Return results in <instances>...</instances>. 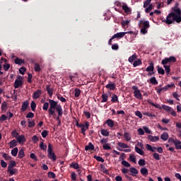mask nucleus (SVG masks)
<instances>
[{"instance_id":"obj_29","label":"nucleus","mask_w":181,"mask_h":181,"mask_svg":"<svg viewBox=\"0 0 181 181\" xmlns=\"http://www.w3.org/2000/svg\"><path fill=\"white\" fill-rule=\"evenodd\" d=\"M106 88H108L109 90H115V87L116 86L115 85V83H112L111 82H110L107 85H106Z\"/></svg>"},{"instance_id":"obj_5","label":"nucleus","mask_w":181,"mask_h":181,"mask_svg":"<svg viewBox=\"0 0 181 181\" xmlns=\"http://www.w3.org/2000/svg\"><path fill=\"white\" fill-rule=\"evenodd\" d=\"M128 34L135 35V33L134 31L122 32V33H117L113 35L112 37V39H116V37L117 39H121V38L124 37V36H125V35H128Z\"/></svg>"},{"instance_id":"obj_11","label":"nucleus","mask_w":181,"mask_h":181,"mask_svg":"<svg viewBox=\"0 0 181 181\" xmlns=\"http://www.w3.org/2000/svg\"><path fill=\"white\" fill-rule=\"evenodd\" d=\"M42 95V90L37 89L36 91H35L33 94V100H37L39 97Z\"/></svg>"},{"instance_id":"obj_20","label":"nucleus","mask_w":181,"mask_h":181,"mask_svg":"<svg viewBox=\"0 0 181 181\" xmlns=\"http://www.w3.org/2000/svg\"><path fill=\"white\" fill-rule=\"evenodd\" d=\"M7 172L9 173V176H13L16 173H18V169L16 168H10L7 170Z\"/></svg>"},{"instance_id":"obj_64","label":"nucleus","mask_w":181,"mask_h":181,"mask_svg":"<svg viewBox=\"0 0 181 181\" xmlns=\"http://www.w3.org/2000/svg\"><path fill=\"white\" fill-rule=\"evenodd\" d=\"M71 168H73L74 169H78V163H72L71 164Z\"/></svg>"},{"instance_id":"obj_36","label":"nucleus","mask_w":181,"mask_h":181,"mask_svg":"<svg viewBox=\"0 0 181 181\" xmlns=\"http://www.w3.org/2000/svg\"><path fill=\"white\" fill-rule=\"evenodd\" d=\"M140 173H141V175H143V176H146L148 174V169L146 168H141L140 170Z\"/></svg>"},{"instance_id":"obj_21","label":"nucleus","mask_w":181,"mask_h":181,"mask_svg":"<svg viewBox=\"0 0 181 181\" xmlns=\"http://www.w3.org/2000/svg\"><path fill=\"white\" fill-rule=\"evenodd\" d=\"M171 87H175V84H168L165 86H164L163 88H161V90L163 91V93H165V91H168L169 90V88H171Z\"/></svg>"},{"instance_id":"obj_46","label":"nucleus","mask_w":181,"mask_h":181,"mask_svg":"<svg viewBox=\"0 0 181 181\" xmlns=\"http://www.w3.org/2000/svg\"><path fill=\"white\" fill-rule=\"evenodd\" d=\"M153 9V4H150L148 7L146 8L145 12L146 13H149V12H151V11H152Z\"/></svg>"},{"instance_id":"obj_10","label":"nucleus","mask_w":181,"mask_h":181,"mask_svg":"<svg viewBox=\"0 0 181 181\" xmlns=\"http://www.w3.org/2000/svg\"><path fill=\"white\" fill-rule=\"evenodd\" d=\"M155 66L153 65V62H151L149 64V66L146 69V71H148V76H153V74H155Z\"/></svg>"},{"instance_id":"obj_3","label":"nucleus","mask_w":181,"mask_h":181,"mask_svg":"<svg viewBox=\"0 0 181 181\" xmlns=\"http://www.w3.org/2000/svg\"><path fill=\"white\" fill-rule=\"evenodd\" d=\"M149 26V21H148L141 20L139 23V28L141 29L140 32L142 35H146L148 33Z\"/></svg>"},{"instance_id":"obj_30","label":"nucleus","mask_w":181,"mask_h":181,"mask_svg":"<svg viewBox=\"0 0 181 181\" xmlns=\"http://www.w3.org/2000/svg\"><path fill=\"white\" fill-rule=\"evenodd\" d=\"M123 11H124L125 13H129V12H131V8L129 7H128V6L127 4H124L122 6Z\"/></svg>"},{"instance_id":"obj_50","label":"nucleus","mask_w":181,"mask_h":181,"mask_svg":"<svg viewBox=\"0 0 181 181\" xmlns=\"http://www.w3.org/2000/svg\"><path fill=\"white\" fill-rule=\"evenodd\" d=\"M103 148L105 151H110L111 149V146H110V144H103Z\"/></svg>"},{"instance_id":"obj_24","label":"nucleus","mask_w":181,"mask_h":181,"mask_svg":"<svg viewBox=\"0 0 181 181\" xmlns=\"http://www.w3.org/2000/svg\"><path fill=\"white\" fill-rule=\"evenodd\" d=\"M101 103H107L108 101V94L103 93L101 95Z\"/></svg>"},{"instance_id":"obj_26","label":"nucleus","mask_w":181,"mask_h":181,"mask_svg":"<svg viewBox=\"0 0 181 181\" xmlns=\"http://www.w3.org/2000/svg\"><path fill=\"white\" fill-rule=\"evenodd\" d=\"M136 54H134L133 55L130 56L128 59V62L129 63H134V62H135V60H136Z\"/></svg>"},{"instance_id":"obj_53","label":"nucleus","mask_w":181,"mask_h":181,"mask_svg":"<svg viewBox=\"0 0 181 181\" xmlns=\"http://www.w3.org/2000/svg\"><path fill=\"white\" fill-rule=\"evenodd\" d=\"M93 158H94V159H96V160H98V162L104 163V158H103V157H100L98 156H94Z\"/></svg>"},{"instance_id":"obj_39","label":"nucleus","mask_w":181,"mask_h":181,"mask_svg":"<svg viewBox=\"0 0 181 181\" xmlns=\"http://www.w3.org/2000/svg\"><path fill=\"white\" fill-rule=\"evenodd\" d=\"M141 64H142V61H141V59H137L134 62L133 66L138 67V66H141Z\"/></svg>"},{"instance_id":"obj_23","label":"nucleus","mask_w":181,"mask_h":181,"mask_svg":"<svg viewBox=\"0 0 181 181\" xmlns=\"http://www.w3.org/2000/svg\"><path fill=\"white\" fill-rule=\"evenodd\" d=\"M16 139H17L18 144H25V142L24 135L18 136Z\"/></svg>"},{"instance_id":"obj_19","label":"nucleus","mask_w":181,"mask_h":181,"mask_svg":"<svg viewBox=\"0 0 181 181\" xmlns=\"http://www.w3.org/2000/svg\"><path fill=\"white\" fill-rule=\"evenodd\" d=\"M105 123L109 127V128H113L114 127V125H115L114 120H112L111 119H108L106 120Z\"/></svg>"},{"instance_id":"obj_1","label":"nucleus","mask_w":181,"mask_h":181,"mask_svg":"<svg viewBox=\"0 0 181 181\" xmlns=\"http://www.w3.org/2000/svg\"><path fill=\"white\" fill-rule=\"evenodd\" d=\"M49 103L50 105L48 109L49 115L54 117L56 115V111H57L59 117H63V108L62 107V105L57 104V102L52 99L49 100ZM54 110H56V111Z\"/></svg>"},{"instance_id":"obj_37","label":"nucleus","mask_w":181,"mask_h":181,"mask_svg":"<svg viewBox=\"0 0 181 181\" xmlns=\"http://www.w3.org/2000/svg\"><path fill=\"white\" fill-rule=\"evenodd\" d=\"M135 151L136 152V153H139V155L144 156L145 154L143 150L139 148L138 146H135Z\"/></svg>"},{"instance_id":"obj_61","label":"nucleus","mask_w":181,"mask_h":181,"mask_svg":"<svg viewBox=\"0 0 181 181\" xmlns=\"http://www.w3.org/2000/svg\"><path fill=\"white\" fill-rule=\"evenodd\" d=\"M11 135L12 136H13L14 138L17 139L18 136H19V133H18V132H16V130H14L11 132Z\"/></svg>"},{"instance_id":"obj_31","label":"nucleus","mask_w":181,"mask_h":181,"mask_svg":"<svg viewBox=\"0 0 181 181\" xmlns=\"http://www.w3.org/2000/svg\"><path fill=\"white\" fill-rule=\"evenodd\" d=\"M81 94V90L78 89V88H76L74 90V97L76 98H78V97H80V95Z\"/></svg>"},{"instance_id":"obj_49","label":"nucleus","mask_w":181,"mask_h":181,"mask_svg":"<svg viewBox=\"0 0 181 181\" xmlns=\"http://www.w3.org/2000/svg\"><path fill=\"white\" fill-rule=\"evenodd\" d=\"M25 156V152L23 151V149H21L18 151V158L20 159H22V158H23Z\"/></svg>"},{"instance_id":"obj_6","label":"nucleus","mask_w":181,"mask_h":181,"mask_svg":"<svg viewBox=\"0 0 181 181\" xmlns=\"http://www.w3.org/2000/svg\"><path fill=\"white\" fill-rule=\"evenodd\" d=\"M132 90H134V96L137 100H144V97H142V93L141 90L138 88V86H132Z\"/></svg>"},{"instance_id":"obj_57","label":"nucleus","mask_w":181,"mask_h":181,"mask_svg":"<svg viewBox=\"0 0 181 181\" xmlns=\"http://www.w3.org/2000/svg\"><path fill=\"white\" fill-rule=\"evenodd\" d=\"M30 107L32 111H35L36 110V103H35V101H32L30 103Z\"/></svg>"},{"instance_id":"obj_33","label":"nucleus","mask_w":181,"mask_h":181,"mask_svg":"<svg viewBox=\"0 0 181 181\" xmlns=\"http://www.w3.org/2000/svg\"><path fill=\"white\" fill-rule=\"evenodd\" d=\"M14 63H15L16 64H19V65H21V64H23V63H25V61H24L23 59H21V58L17 57V58L14 60Z\"/></svg>"},{"instance_id":"obj_32","label":"nucleus","mask_w":181,"mask_h":181,"mask_svg":"<svg viewBox=\"0 0 181 181\" xmlns=\"http://www.w3.org/2000/svg\"><path fill=\"white\" fill-rule=\"evenodd\" d=\"M168 138H169V134L167 132H164L160 136V139H163V141H168Z\"/></svg>"},{"instance_id":"obj_52","label":"nucleus","mask_w":181,"mask_h":181,"mask_svg":"<svg viewBox=\"0 0 181 181\" xmlns=\"http://www.w3.org/2000/svg\"><path fill=\"white\" fill-rule=\"evenodd\" d=\"M111 101L112 103H118V96H117V95L115 94H113L112 96Z\"/></svg>"},{"instance_id":"obj_56","label":"nucleus","mask_w":181,"mask_h":181,"mask_svg":"<svg viewBox=\"0 0 181 181\" xmlns=\"http://www.w3.org/2000/svg\"><path fill=\"white\" fill-rule=\"evenodd\" d=\"M153 158L154 159H156V160H160V156H159V153H154L153 154Z\"/></svg>"},{"instance_id":"obj_47","label":"nucleus","mask_w":181,"mask_h":181,"mask_svg":"<svg viewBox=\"0 0 181 181\" xmlns=\"http://www.w3.org/2000/svg\"><path fill=\"white\" fill-rule=\"evenodd\" d=\"M40 149H42V151H46V149H47V146L46 144H45L43 143V141H42L40 144Z\"/></svg>"},{"instance_id":"obj_55","label":"nucleus","mask_w":181,"mask_h":181,"mask_svg":"<svg viewBox=\"0 0 181 181\" xmlns=\"http://www.w3.org/2000/svg\"><path fill=\"white\" fill-rule=\"evenodd\" d=\"M42 110L44 111H47V110H49V103L47 102L44 103V105L42 106Z\"/></svg>"},{"instance_id":"obj_17","label":"nucleus","mask_w":181,"mask_h":181,"mask_svg":"<svg viewBox=\"0 0 181 181\" xmlns=\"http://www.w3.org/2000/svg\"><path fill=\"white\" fill-rule=\"evenodd\" d=\"M171 10L172 12H177V11L181 12L180 8H179V3L176 2L175 6L172 7Z\"/></svg>"},{"instance_id":"obj_13","label":"nucleus","mask_w":181,"mask_h":181,"mask_svg":"<svg viewBox=\"0 0 181 181\" xmlns=\"http://www.w3.org/2000/svg\"><path fill=\"white\" fill-rule=\"evenodd\" d=\"M28 107H29V102H28V100H25L22 104L21 109V112H25V111L28 110Z\"/></svg>"},{"instance_id":"obj_16","label":"nucleus","mask_w":181,"mask_h":181,"mask_svg":"<svg viewBox=\"0 0 181 181\" xmlns=\"http://www.w3.org/2000/svg\"><path fill=\"white\" fill-rule=\"evenodd\" d=\"M46 91L49 97L52 98L53 96V88H50V85L46 86Z\"/></svg>"},{"instance_id":"obj_25","label":"nucleus","mask_w":181,"mask_h":181,"mask_svg":"<svg viewBox=\"0 0 181 181\" xmlns=\"http://www.w3.org/2000/svg\"><path fill=\"white\" fill-rule=\"evenodd\" d=\"M123 136L127 142H129V141H131V134H129V132H124Z\"/></svg>"},{"instance_id":"obj_60","label":"nucleus","mask_w":181,"mask_h":181,"mask_svg":"<svg viewBox=\"0 0 181 181\" xmlns=\"http://www.w3.org/2000/svg\"><path fill=\"white\" fill-rule=\"evenodd\" d=\"M48 177H49L51 179H54L56 177V174H54V173H53V172H49Z\"/></svg>"},{"instance_id":"obj_45","label":"nucleus","mask_w":181,"mask_h":181,"mask_svg":"<svg viewBox=\"0 0 181 181\" xmlns=\"http://www.w3.org/2000/svg\"><path fill=\"white\" fill-rule=\"evenodd\" d=\"M2 158L5 159V160H11L12 159V157L8 156L6 153H2Z\"/></svg>"},{"instance_id":"obj_43","label":"nucleus","mask_w":181,"mask_h":181,"mask_svg":"<svg viewBox=\"0 0 181 181\" xmlns=\"http://www.w3.org/2000/svg\"><path fill=\"white\" fill-rule=\"evenodd\" d=\"M162 108L163 110H164V111H167V112H170V111L172 110V107H170V106H168L166 105H163Z\"/></svg>"},{"instance_id":"obj_12","label":"nucleus","mask_w":181,"mask_h":181,"mask_svg":"<svg viewBox=\"0 0 181 181\" xmlns=\"http://www.w3.org/2000/svg\"><path fill=\"white\" fill-rule=\"evenodd\" d=\"M147 139L151 142H158V141H159V136L148 135Z\"/></svg>"},{"instance_id":"obj_54","label":"nucleus","mask_w":181,"mask_h":181,"mask_svg":"<svg viewBox=\"0 0 181 181\" xmlns=\"http://www.w3.org/2000/svg\"><path fill=\"white\" fill-rule=\"evenodd\" d=\"M8 107V104L6 102H4L1 104V110L4 112L6 111V107Z\"/></svg>"},{"instance_id":"obj_22","label":"nucleus","mask_w":181,"mask_h":181,"mask_svg":"<svg viewBox=\"0 0 181 181\" xmlns=\"http://www.w3.org/2000/svg\"><path fill=\"white\" fill-rule=\"evenodd\" d=\"M85 151H94V145H93V143H88V144L85 146Z\"/></svg>"},{"instance_id":"obj_14","label":"nucleus","mask_w":181,"mask_h":181,"mask_svg":"<svg viewBox=\"0 0 181 181\" xmlns=\"http://www.w3.org/2000/svg\"><path fill=\"white\" fill-rule=\"evenodd\" d=\"M129 175L130 176H136L139 173L138 170H136V168L132 167L129 168Z\"/></svg>"},{"instance_id":"obj_41","label":"nucleus","mask_w":181,"mask_h":181,"mask_svg":"<svg viewBox=\"0 0 181 181\" xmlns=\"http://www.w3.org/2000/svg\"><path fill=\"white\" fill-rule=\"evenodd\" d=\"M71 81H76V78H78V75L77 74H74L73 75L69 76Z\"/></svg>"},{"instance_id":"obj_40","label":"nucleus","mask_w":181,"mask_h":181,"mask_svg":"<svg viewBox=\"0 0 181 181\" xmlns=\"http://www.w3.org/2000/svg\"><path fill=\"white\" fill-rule=\"evenodd\" d=\"M117 146L122 148H129V146H128V144L122 142H118Z\"/></svg>"},{"instance_id":"obj_8","label":"nucleus","mask_w":181,"mask_h":181,"mask_svg":"<svg viewBox=\"0 0 181 181\" xmlns=\"http://www.w3.org/2000/svg\"><path fill=\"white\" fill-rule=\"evenodd\" d=\"M169 63H176V57L170 56V57H166L161 61V64H169Z\"/></svg>"},{"instance_id":"obj_2","label":"nucleus","mask_w":181,"mask_h":181,"mask_svg":"<svg viewBox=\"0 0 181 181\" xmlns=\"http://www.w3.org/2000/svg\"><path fill=\"white\" fill-rule=\"evenodd\" d=\"M167 25H172V23H181V11H177V12H171L170 13L166 19L163 21Z\"/></svg>"},{"instance_id":"obj_35","label":"nucleus","mask_w":181,"mask_h":181,"mask_svg":"<svg viewBox=\"0 0 181 181\" xmlns=\"http://www.w3.org/2000/svg\"><path fill=\"white\" fill-rule=\"evenodd\" d=\"M157 71L158 73V74H161L162 76H163L165 74V69H163V68L157 66Z\"/></svg>"},{"instance_id":"obj_51","label":"nucleus","mask_w":181,"mask_h":181,"mask_svg":"<svg viewBox=\"0 0 181 181\" xmlns=\"http://www.w3.org/2000/svg\"><path fill=\"white\" fill-rule=\"evenodd\" d=\"M151 2H152V0H146L144 2V8H148V6H149V5H151Z\"/></svg>"},{"instance_id":"obj_28","label":"nucleus","mask_w":181,"mask_h":181,"mask_svg":"<svg viewBox=\"0 0 181 181\" xmlns=\"http://www.w3.org/2000/svg\"><path fill=\"white\" fill-rule=\"evenodd\" d=\"M100 134L103 135V136H110V132L107 129H102L100 130Z\"/></svg>"},{"instance_id":"obj_44","label":"nucleus","mask_w":181,"mask_h":181,"mask_svg":"<svg viewBox=\"0 0 181 181\" xmlns=\"http://www.w3.org/2000/svg\"><path fill=\"white\" fill-rule=\"evenodd\" d=\"M19 151V149H18V147L14 148L11 151V155L12 156H16L18 155V152Z\"/></svg>"},{"instance_id":"obj_38","label":"nucleus","mask_w":181,"mask_h":181,"mask_svg":"<svg viewBox=\"0 0 181 181\" xmlns=\"http://www.w3.org/2000/svg\"><path fill=\"white\" fill-rule=\"evenodd\" d=\"M34 70L36 71V73H39L40 71V65L38 63H35L34 64Z\"/></svg>"},{"instance_id":"obj_18","label":"nucleus","mask_w":181,"mask_h":181,"mask_svg":"<svg viewBox=\"0 0 181 181\" xmlns=\"http://www.w3.org/2000/svg\"><path fill=\"white\" fill-rule=\"evenodd\" d=\"M47 156L53 162H56V160L57 159V158L56 157V154H54L53 152L52 153H49Z\"/></svg>"},{"instance_id":"obj_59","label":"nucleus","mask_w":181,"mask_h":181,"mask_svg":"<svg viewBox=\"0 0 181 181\" xmlns=\"http://www.w3.org/2000/svg\"><path fill=\"white\" fill-rule=\"evenodd\" d=\"M151 105H152L153 107H155V108H158V110H162V107L160 106V105L159 104H155L153 103H150Z\"/></svg>"},{"instance_id":"obj_48","label":"nucleus","mask_w":181,"mask_h":181,"mask_svg":"<svg viewBox=\"0 0 181 181\" xmlns=\"http://www.w3.org/2000/svg\"><path fill=\"white\" fill-rule=\"evenodd\" d=\"M122 166H124V168H131V164H129L127 160H122Z\"/></svg>"},{"instance_id":"obj_62","label":"nucleus","mask_w":181,"mask_h":181,"mask_svg":"<svg viewBox=\"0 0 181 181\" xmlns=\"http://www.w3.org/2000/svg\"><path fill=\"white\" fill-rule=\"evenodd\" d=\"M146 149L147 151H150L151 152H155V150L152 149V146H151L150 144L146 145Z\"/></svg>"},{"instance_id":"obj_4","label":"nucleus","mask_w":181,"mask_h":181,"mask_svg":"<svg viewBox=\"0 0 181 181\" xmlns=\"http://www.w3.org/2000/svg\"><path fill=\"white\" fill-rule=\"evenodd\" d=\"M76 125L77 128H81V134H83V135H86V131L88 129V127H90V122H86L85 124H79L78 121L76 120Z\"/></svg>"},{"instance_id":"obj_63","label":"nucleus","mask_w":181,"mask_h":181,"mask_svg":"<svg viewBox=\"0 0 181 181\" xmlns=\"http://www.w3.org/2000/svg\"><path fill=\"white\" fill-rule=\"evenodd\" d=\"M35 117V114L32 112H30L27 114L26 118H34Z\"/></svg>"},{"instance_id":"obj_42","label":"nucleus","mask_w":181,"mask_h":181,"mask_svg":"<svg viewBox=\"0 0 181 181\" xmlns=\"http://www.w3.org/2000/svg\"><path fill=\"white\" fill-rule=\"evenodd\" d=\"M163 66L165 69L166 74H169V73H170V66L167 64H163Z\"/></svg>"},{"instance_id":"obj_27","label":"nucleus","mask_w":181,"mask_h":181,"mask_svg":"<svg viewBox=\"0 0 181 181\" xmlns=\"http://www.w3.org/2000/svg\"><path fill=\"white\" fill-rule=\"evenodd\" d=\"M16 166V161L15 160H10V163L8 166V169H13Z\"/></svg>"},{"instance_id":"obj_34","label":"nucleus","mask_w":181,"mask_h":181,"mask_svg":"<svg viewBox=\"0 0 181 181\" xmlns=\"http://www.w3.org/2000/svg\"><path fill=\"white\" fill-rule=\"evenodd\" d=\"M10 148H15V146H18V141L13 139L9 142Z\"/></svg>"},{"instance_id":"obj_58","label":"nucleus","mask_w":181,"mask_h":181,"mask_svg":"<svg viewBox=\"0 0 181 181\" xmlns=\"http://www.w3.org/2000/svg\"><path fill=\"white\" fill-rule=\"evenodd\" d=\"M58 100H60L61 103H66V100L64 98V97L62 96L61 95H59L57 96Z\"/></svg>"},{"instance_id":"obj_7","label":"nucleus","mask_w":181,"mask_h":181,"mask_svg":"<svg viewBox=\"0 0 181 181\" xmlns=\"http://www.w3.org/2000/svg\"><path fill=\"white\" fill-rule=\"evenodd\" d=\"M22 86H23V77L18 75L15 80L13 87L14 88H19V87H22Z\"/></svg>"},{"instance_id":"obj_15","label":"nucleus","mask_w":181,"mask_h":181,"mask_svg":"<svg viewBox=\"0 0 181 181\" xmlns=\"http://www.w3.org/2000/svg\"><path fill=\"white\" fill-rule=\"evenodd\" d=\"M147 83H151L153 86H156L158 84V80L155 76H152L149 80H147Z\"/></svg>"},{"instance_id":"obj_9","label":"nucleus","mask_w":181,"mask_h":181,"mask_svg":"<svg viewBox=\"0 0 181 181\" xmlns=\"http://www.w3.org/2000/svg\"><path fill=\"white\" fill-rule=\"evenodd\" d=\"M168 143L174 144L176 149H181V141L180 140H175V139L171 137L168 139Z\"/></svg>"}]
</instances>
